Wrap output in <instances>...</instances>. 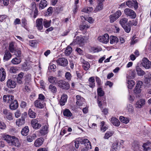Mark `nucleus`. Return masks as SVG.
Returning <instances> with one entry per match:
<instances>
[{"mask_svg":"<svg viewBox=\"0 0 151 151\" xmlns=\"http://www.w3.org/2000/svg\"><path fill=\"white\" fill-rule=\"evenodd\" d=\"M9 145L17 147H19L21 145V143L18 138L14 136H12V139Z\"/></svg>","mask_w":151,"mask_h":151,"instance_id":"4","label":"nucleus"},{"mask_svg":"<svg viewBox=\"0 0 151 151\" xmlns=\"http://www.w3.org/2000/svg\"><path fill=\"white\" fill-rule=\"evenodd\" d=\"M47 5V2L45 0H42L39 4V8L40 9H44L46 7Z\"/></svg>","mask_w":151,"mask_h":151,"instance_id":"22","label":"nucleus"},{"mask_svg":"<svg viewBox=\"0 0 151 151\" xmlns=\"http://www.w3.org/2000/svg\"><path fill=\"white\" fill-rule=\"evenodd\" d=\"M56 62L58 64L62 66H66L68 63L67 60L64 58H59L57 60Z\"/></svg>","mask_w":151,"mask_h":151,"instance_id":"8","label":"nucleus"},{"mask_svg":"<svg viewBox=\"0 0 151 151\" xmlns=\"http://www.w3.org/2000/svg\"><path fill=\"white\" fill-rule=\"evenodd\" d=\"M97 93L98 95L100 96H103L104 95V92L101 88H99L97 89Z\"/></svg>","mask_w":151,"mask_h":151,"instance_id":"50","label":"nucleus"},{"mask_svg":"<svg viewBox=\"0 0 151 151\" xmlns=\"http://www.w3.org/2000/svg\"><path fill=\"white\" fill-rule=\"evenodd\" d=\"M110 43L111 44H115L118 41V39L117 37L114 36H111L110 38Z\"/></svg>","mask_w":151,"mask_h":151,"instance_id":"30","label":"nucleus"},{"mask_svg":"<svg viewBox=\"0 0 151 151\" xmlns=\"http://www.w3.org/2000/svg\"><path fill=\"white\" fill-rule=\"evenodd\" d=\"M124 12L127 17H129L132 19H134L136 17V14L134 11L129 8L125 9Z\"/></svg>","mask_w":151,"mask_h":151,"instance_id":"2","label":"nucleus"},{"mask_svg":"<svg viewBox=\"0 0 151 151\" xmlns=\"http://www.w3.org/2000/svg\"><path fill=\"white\" fill-rule=\"evenodd\" d=\"M29 132V129L27 126H26L23 128L21 131V134L24 136H27Z\"/></svg>","mask_w":151,"mask_h":151,"instance_id":"28","label":"nucleus"},{"mask_svg":"<svg viewBox=\"0 0 151 151\" xmlns=\"http://www.w3.org/2000/svg\"><path fill=\"white\" fill-rule=\"evenodd\" d=\"M45 96L42 94H40L39 95L38 98L37 100H42L45 101Z\"/></svg>","mask_w":151,"mask_h":151,"instance_id":"59","label":"nucleus"},{"mask_svg":"<svg viewBox=\"0 0 151 151\" xmlns=\"http://www.w3.org/2000/svg\"><path fill=\"white\" fill-rule=\"evenodd\" d=\"M114 132H113L108 131L105 134L104 138L105 139H108L112 136Z\"/></svg>","mask_w":151,"mask_h":151,"instance_id":"41","label":"nucleus"},{"mask_svg":"<svg viewBox=\"0 0 151 151\" xmlns=\"http://www.w3.org/2000/svg\"><path fill=\"white\" fill-rule=\"evenodd\" d=\"M22 24L23 26L26 28L27 24V20L25 18H23L22 19Z\"/></svg>","mask_w":151,"mask_h":151,"instance_id":"56","label":"nucleus"},{"mask_svg":"<svg viewBox=\"0 0 151 151\" xmlns=\"http://www.w3.org/2000/svg\"><path fill=\"white\" fill-rule=\"evenodd\" d=\"M2 137L4 140L6 141L9 144L12 139V136H11L9 135L3 134L2 135Z\"/></svg>","mask_w":151,"mask_h":151,"instance_id":"31","label":"nucleus"},{"mask_svg":"<svg viewBox=\"0 0 151 151\" xmlns=\"http://www.w3.org/2000/svg\"><path fill=\"white\" fill-rule=\"evenodd\" d=\"M44 139L42 138L37 139L35 142L34 145L35 147H40L43 144Z\"/></svg>","mask_w":151,"mask_h":151,"instance_id":"20","label":"nucleus"},{"mask_svg":"<svg viewBox=\"0 0 151 151\" xmlns=\"http://www.w3.org/2000/svg\"><path fill=\"white\" fill-rule=\"evenodd\" d=\"M103 4L101 1L98 3V5L97 6L96 8L95 9L94 11L95 12H97L99 11H100L103 9Z\"/></svg>","mask_w":151,"mask_h":151,"instance_id":"34","label":"nucleus"},{"mask_svg":"<svg viewBox=\"0 0 151 151\" xmlns=\"http://www.w3.org/2000/svg\"><path fill=\"white\" fill-rule=\"evenodd\" d=\"M150 143L149 142H147L143 144L142 147H143L144 151H148L150 149Z\"/></svg>","mask_w":151,"mask_h":151,"instance_id":"38","label":"nucleus"},{"mask_svg":"<svg viewBox=\"0 0 151 151\" xmlns=\"http://www.w3.org/2000/svg\"><path fill=\"white\" fill-rule=\"evenodd\" d=\"M108 128L107 125L105 124V122L102 121L101 122V131L103 132H105Z\"/></svg>","mask_w":151,"mask_h":151,"instance_id":"35","label":"nucleus"},{"mask_svg":"<svg viewBox=\"0 0 151 151\" xmlns=\"http://www.w3.org/2000/svg\"><path fill=\"white\" fill-rule=\"evenodd\" d=\"M65 77L68 80H70L71 79V74L69 72H66Z\"/></svg>","mask_w":151,"mask_h":151,"instance_id":"61","label":"nucleus"},{"mask_svg":"<svg viewBox=\"0 0 151 151\" xmlns=\"http://www.w3.org/2000/svg\"><path fill=\"white\" fill-rule=\"evenodd\" d=\"M63 115L67 117H70L72 116V114L70 111L68 109H66L63 111Z\"/></svg>","mask_w":151,"mask_h":151,"instance_id":"39","label":"nucleus"},{"mask_svg":"<svg viewBox=\"0 0 151 151\" xmlns=\"http://www.w3.org/2000/svg\"><path fill=\"white\" fill-rule=\"evenodd\" d=\"M89 87L93 88L95 86V80L93 77H91L90 78L89 80Z\"/></svg>","mask_w":151,"mask_h":151,"instance_id":"32","label":"nucleus"},{"mask_svg":"<svg viewBox=\"0 0 151 151\" xmlns=\"http://www.w3.org/2000/svg\"><path fill=\"white\" fill-rule=\"evenodd\" d=\"M12 55L8 50H6L4 55V60L7 61L10 59L12 57Z\"/></svg>","mask_w":151,"mask_h":151,"instance_id":"27","label":"nucleus"},{"mask_svg":"<svg viewBox=\"0 0 151 151\" xmlns=\"http://www.w3.org/2000/svg\"><path fill=\"white\" fill-rule=\"evenodd\" d=\"M14 24L15 25L21 23V21L19 18H16L14 21Z\"/></svg>","mask_w":151,"mask_h":151,"instance_id":"63","label":"nucleus"},{"mask_svg":"<svg viewBox=\"0 0 151 151\" xmlns=\"http://www.w3.org/2000/svg\"><path fill=\"white\" fill-rule=\"evenodd\" d=\"M127 109L130 113H132L133 112V108L131 104H129L127 105Z\"/></svg>","mask_w":151,"mask_h":151,"instance_id":"51","label":"nucleus"},{"mask_svg":"<svg viewBox=\"0 0 151 151\" xmlns=\"http://www.w3.org/2000/svg\"><path fill=\"white\" fill-rule=\"evenodd\" d=\"M67 96L66 95L63 94L61 97L60 101V104L61 106H63L65 105L67 101Z\"/></svg>","mask_w":151,"mask_h":151,"instance_id":"23","label":"nucleus"},{"mask_svg":"<svg viewBox=\"0 0 151 151\" xmlns=\"http://www.w3.org/2000/svg\"><path fill=\"white\" fill-rule=\"evenodd\" d=\"M35 106L37 108L41 109L43 108L45 105V101L37 100L34 102Z\"/></svg>","mask_w":151,"mask_h":151,"instance_id":"6","label":"nucleus"},{"mask_svg":"<svg viewBox=\"0 0 151 151\" xmlns=\"http://www.w3.org/2000/svg\"><path fill=\"white\" fill-rule=\"evenodd\" d=\"M119 146V143L117 141L114 142L112 145L111 151H118Z\"/></svg>","mask_w":151,"mask_h":151,"instance_id":"24","label":"nucleus"},{"mask_svg":"<svg viewBox=\"0 0 151 151\" xmlns=\"http://www.w3.org/2000/svg\"><path fill=\"white\" fill-rule=\"evenodd\" d=\"M84 102V100L81 101V100H79L76 101V103L77 105L81 106L83 103Z\"/></svg>","mask_w":151,"mask_h":151,"instance_id":"64","label":"nucleus"},{"mask_svg":"<svg viewBox=\"0 0 151 151\" xmlns=\"http://www.w3.org/2000/svg\"><path fill=\"white\" fill-rule=\"evenodd\" d=\"M93 10V8L92 7H86L82 10V12H84L89 13L92 11Z\"/></svg>","mask_w":151,"mask_h":151,"instance_id":"40","label":"nucleus"},{"mask_svg":"<svg viewBox=\"0 0 151 151\" xmlns=\"http://www.w3.org/2000/svg\"><path fill=\"white\" fill-rule=\"evenodd\" d=\"M14 99V96L12 95H4L3 97V100L4 102L10 103Z\"/></svg>","mask_w":151,"mask_h":151,"instance_id":"14","label":"nucleus"},{"mask_svg":"<svg viewBox=\"0 0 151 151\" xmlns=\"http://www.w3.org/2000/svg\"><path fill=\"white\" fill-rule=\"evenodd\" d=\"M21 58L16 57L12 60L11 62L13 64L17 65L21 63Z\"/></svg>","mask_w":151,"mask_h":151,"instance_id":"26","label":"nucleus"},{"mask_svg":"<svg viewBox=\"0 0 151 151\" xmlns=\"http://www.w3.org/2000/svg\"><path fill=\"white\" fill-rule=\"evenodd\" d=\"M84 38L81 36L77 37L74 40L75 43L80 45H81L83 43Z\"/></svg>","mask_w":151,"mask_h":151,"instance_id":"21","label":"nucleus"},{"mask_svg":"<svg viewBox=\"0 0 151 151\" xmlns=\"http://www.w3.org/2000/svg\"><path fill=\"white\" fill-rule=\"evenodd\" d=\"M6 85L8 88H14L15 87L16 83L14 81L11 79H10L7 81Z\"/></svg>","mask_w":151,"mask_h":151,"instance_id":"10","label":"nucleus"},{"mask_svg":"<svg viewBox=\"0 0 151 151\" xmlns=\"http://www.w3.org/2000/svg\"><path fill=\"white\" fill-rule=\"evenodd\" d=\"M119 119L121 122L125 124H127L130 121V119L129 118L122 116H120Z\"/></svg>","mask_w":151,"mask_h":151,"instance_id":"33","label":"nucleus"},{"mask_svg":"<svg viewBox=\"0 0 151 151\" xmlns=\"http://www.w3.org/2000/svg\"><path fill=\"white\" fill-rule=\"evenodd\" d=\"M48 91L53 93H55L56 92L57 89L56 86L53 84H50L48 88Z\"/></svg>","mask_w":151,"mask_h":151,"instance_id":"25","label":"nucleus"},{"mask_svg":"<svg viewBox=\"0 0 151 151\" xmlns=\"http://www.w3.org/2000/svg\"><path fill=\"white\" fill-rule=\"evenodd\" d=\"M56 79V77L52 76L49 77L48 78L49 81L52 84L54 83L57 84V83H55Z\"/></svg>","mask_w":151,"mask_h":151,"instance_id":"44","label":"nucleus"},{"mask_svg":"<svg viewBox=\"0 0 151 151\" xmlns=\"http://www.w3.org/2000/svg\"><path fill=\"white\" fill-rule=\"evenodd\" d=\"M72 51V48L69 46H68L66 48L65 53L67 55H68L71 53Z\"/></svg>","mask_w":151,"mask_h":151,"instance_id":"42","label":"nucleus"},{"mask_svg":"<svg viewBox=\"0 0 151 151\" xmlns=\"http://www.w3.org/2000/svg\"><path fill=\"white\" fill-rule=\"evenodd\" d=\"M145 104V100L144 99H141L137 101L135 104L136 108H140Z\"/></svg>","mask_w":151,"mask_h":151,"instance_id":"17","label":"nucleus"},{"mask_svg":"<svg viewBox=\"0 0 151 151\" xmlns=\"http://www.w3.org/2000/svg\"><path fill=\"white\" fill-rule=\"evenodd\" d=\"M122 27L124 29L125 31L127 33H129L131 31V27L130 26H125Z\"/></svg>","mask_w":151,"mask_h":151,"instance_id":"54","label":"nucleus"},{"mask_svg":"<svg viewBox=\"0 0 151 151\" xmlns=\"http://www.w3.org/2000/svg\"><path fill=\"white\" fill-rule=\"evenodd\" d=\"M113 14L115 16V17L117 19L121 15L122 13L120 11L118 10L115 13Z\"/></svg>","mask_w":151,"mask_h":151,"instance_id":"53","label":"nucleus"},{"mask_svg":"<svg viewBox=\"0 0 151 151\" xmlns=\"http://www.w3.org/2000/svg\"><path fill=\"white\" fill-rule=\"evenodd\" d=\"M53 9L52 7H49L47 9V12L48 14H51L53 12Z\"/></svg>","mask_w":151,"mask_h":151,"instance_id":"62","label":"nucleus"},{"mask_svg":"<svg viewBox=\"0 0 151 151\" xmlns=\"http://www.w3.org/2000/svg\"><path fill=\"white\" fill-rule=\"evenodd\" d=\"M51 20L48 21L46 19H44L43 21V25L46 28H47L50 26Z\"/></svg>","mask_w":151,"mask_h":151,"instance_id":"45","label":"nucleus"},{"mask_svg":"<svg viewBox=\"0 0 151 151\" xmlns=\"http://www.w3.org/2000/svg\"><path fill=\"white\" fill-rule=\"evenodd\" d=\"M128 19L126 18H123L120 19L119 23L122 27L125 26V24L127 22Z\"/></svg>","mask_w":151,"mask_h":151,"instance_id":"37","label":"nucleus"},{"mask_svg":"<svg viewBox=\"0 0 151 151\" xmlns=\"http://www.w3.org/2000/svg\"><path fill=\"white\" fill-rule=\"evenodd\" d=\"M98 40L100 42L104 43H107L109 41V35L107 34H105L103 36L99 37Z\"/></svg>","mask_w":151,"mask_h":151,"instance_id":"7","label":"nucleus"},{"mask_svg":"<svg viewBox=\"0 0 151 151\" xmlns=\"http://www.w3.org/2000/svg\"><path fill=\"white\" fill-rule=\"evenodd\" d=\"M38 122V120L37 119H34L31 120V124L32 126H34Z\"/></svg>","mask_w":151,"mask_h":151,"instance_id":"57","label":"nucleus"},{"mask_svg":"<svg viewBox=\"0 0 151 151\" xmlns=\"http://www.w3.org/2000/svg\"><path fill=\"white\" fill-rule=\"evenodd\" d=\"M90 65L88 63L86 62L83 63V67L84 69L86 70H88L90 68Z\"/></svg>","mask_w":151,"mask_h":151,"instance_id":"47","label":"nucleus"},{"mask_svg":"<svg viewBox=\"0 0 151 151\" xmlns=\"http://www.w3.org/2000/svg\"><path fill=\"white\" fill-rule=\"evenodd\" d=\"M41 125L38 122L36 124H35L32 127L34 129H38L41 127Z\"/></svg>","mask_w":151,"mask_h":151,"instance_id":"58","label":"nucleus"},{"mask_svg":"<svg viewBox=\"0 0 151 151\" xmlns=\"http://www.w3.org/2000/svg\"><path fill=\"white\" fill-rule=\"evenodd\" d=\"M9 104H10L9 107L12 110H15L18 107V104L17 101L14 99Z\"/></svg>","mask_w":151,"mask_h":151,"instance_id":"15","label":"nucleus"},{"mask_svg":"<svg viewBox=\"0 0 151 151\" xmlns=\"http://www.w3.org/2000/svg\"><path fill=\"white\" fill-rule=\"evenodd\" d=\"M18 70L17 68L16 67H11L9 69V71L11 73H15Z\"/></svg>","mask_w":151,"mask_h":151,"instance_id":"48","label":"nucleus"},{"mask_svg":"<svg viewBox=\"0 0 151 151\" xmlns=\"http://www.w3.org/2000/svg\"><path fill=\"white\" fill-rule=\"evenodd\" d=\"M109 19L110 22L112 23L116 20L117 18L115 17V16L114 15L112 14L110 15L109 17Z\"/></svg>","mask_w":151,"mask_h":151,"instance_id":"52","label":"nucleus"},{"mask_svg":"<svg viewBox=\"0 0 151 151\" xmlns=\"http://www.w3.org/2000/svg\"><path fill=\"white\" fill-rule=\"evenodd\" d=\"M81 143L85 145V147L83 148L81 151H88L89 149L91 147V143L87 139H82L80 140Z\"/></svg>","mask_w":151,"mask_h":151,"instance_id":"1","label":"nucleus"},{"mask_svg":"<svg viewBox=\"0 0 151 151\" xmlns=\"http://www.w3.org/2000/svg\"><path fill=\"white\" fill-rule=\"evenodd\" d=\"M142 66L146 69H149L151 67V62L146 58H144L142 60Z\"/></svg>","mask_w":151,"mask_h":151,"instance_id":"9","label":"nucleus"},{"mask_svg":"<svg viewBox=\"0 0 151 151\" xmlns=\"http://www.w3.org/2000/svg\"><path fill=\"white\" fill-rule=\"evenodd\" d=\"M43 19H37L36 21V27L38 30H41L43 28Z\"/></svg>","mask_w":151,"mask_h":151,"instance_id":"12","label":"nucleus"},{"mask_svg":"<svg viewBox=\"0 0 151 151\" xmlns=\"http://www.w3.org/2000/svg\"><path fill=\"white\" fill-rule=\"evenodd\" d=\"M6 73L5 69L2 68L0 69V81H4L5 79Z\"/></svg>","mask_w":151,"mask_h":151,"instance_id":"16","label":"nucleus"},{"mask_svg":"<svg viewBox=\"0 0 151 151\" xmlns=\"http://www.w3.org/2000/svg\"><path fill=\"white\" fill-rule=\"evenodd\" d=\"M109 120L110 122L114 126L116 127H118L120 125V122L115 117H112Z\"/></svg>","mask_w":151,"mask_h":151,"instance_id":"11","label":"nucleus"},{"mask_svg":"<svg viewBox=\"0 0 151 151\" xmlns=\"http://www.w3.org/2000/svg\"><path fill=\"white\" fill-rule=\"evenodd\" d=\"M29 116L32 118H34L35 117V113L32 111L31 109H30L29 110Z\"/></svg>","mask_w":151,"mask_h":151,"instance_id":"46","label":"nucleus"},{"mask_svg":"<svg viewBox=\"0 0 151 151\" xmlns=\"http://www.w3.org/2000/svg\"><path fill=\"white\" fill-rule=\"evenodd\" d=\"M57 84L59 87L63 89L68 90L70 87L69 83L63 80H59L57 82Z\"/></svg>","mask_w":151,"mask_h":151,"instance_id":"3","label":"nucleus"},{"mask_svg":"<svg viewBox=\"0 0 151 151\" xmlns=\"http://www.w3.org/2000/svg\"><path fill=\"white\" fill-rule=\"evenodd\" d=\"M140 88H141L137 87L136 86L134 90V93L136 94L139 93L141 91V89H140Z\"/></svg>","mask_w":151,"mask_h":151,"instance_id":"55","label":"nucleus"},{"mask_svg":"<svg viewBox=\"0 0 151 151\" xmlns=\"http://www.w3.org/2000/svg\"><path fill=\"white\" fill-rule=\"evenodd\" d=\"M14 43L13 42H11L9 45V50L12 53H13L15 50V47H14Z\"/></svg>","mask_w":151,"mask_h":151,"instance_id":"36","label":"nucleus"},{"mask_svg":"<svg viewBox=\"0 0 151 151\" xmlns=\"http://www.w3.org/2000/svg\"><path fill=\"white\" fill-rule=\"evenodd\" d=\"M25 118L24 117H21V118L16 120V124L19 127H21L25 123Z\"/></svg>","mask_w":151,"mask_h":151,"instance_id":"18","label":"nucleus"},{"mask_svg":"<svg viewBox=\"0 0 151 151\" xmlns=\"http://www.w3.org/2000/svg\"><path fill=\"white\" fill-rule=\"evenodd\" d=\"M126 4L129 8L134 7L135 9L138 7V3L136 0H129L126 2Z\"/></svg>","mask_w":151,"mask_h":151,"instance_id":"5","label":"nucleus"},{"mask_svg":"<svg viewBox=\"0 0 151 151\" xmlns=\"http://www.w3.org/2000/svg\"><path fill=\"white\" fill-rule=\"evenodd\" d=\"M129 24L131 25L136 26L137 24V22L136 20H132V21H129Z\"/></svg>","mask_w":151,"mask_h":151,"instance_id":"60","label":"nucleus"},{"mask_svg":"<svg viewBox=\"0 0 151 151\" xmlns=\"http://www.w3.org/2000/svg\"><path fill=\"white\" fill-rule=\"evenodd\" d=\"M4 116L8 119L10 120L13 119L12 114L9 111L5 109L3 111Z\"/></svg>","mask_w":151,"mask_h":151,"instance_id":"13","label":"nucleus"},{"mask_svg":"<svg viewBox=\"0 0 151 151\" xmlns=\"http://www.w3.org/2000/svg\"><path fill=\"white\" fill-rule=\"evenodd\" d=\"M136 70L139 76H142L145 74V72L139 66L136 67Z\"/></svg>","mask_w":151,"mask_h":151,"instance_id":"29","label":"nucleus"},{"mask_svg":"<svg viewBox=\"0 0 151 151\" xmlns=\"http://www.w3.org/2000/svg\"><path fill=\"white\" fill-rule=\"evenodd\" d=\"M48 126L46 125L41 128L40 131V132L41 135H45L48 133Z\"/></svg>","mask_w":151,"mask_h":151,"instance_id":"19","label":"nucleus"},{"mask_svg":"<svg viewBox=\"0 0 151 151\" xmlns=\"http://www.w3.org/2000/svg\"><path fill=\"white\" fill-rule=\"evenodd\" d=\"M128 88L132 89L135 84L134 81L133 80L129 81L128 82Z\"/></svg>","mask_w":151,"mask_h":151,"instance_id":"43","label":"nucleus"},{"mask_svg":"<svg viewBox=\"0 0 151 151\" xmlns=\"http://www.w3.org/2000/svg\"><path fill=\"white\" fill-rule=\"evenodd\" d=\"M14 54L16 57L21 58V52L20 50H17L14 51Z\"/></svg>","mask_w":151,"mask_h":151,"instance_id":"49","label":"nucleus"}]
</instances>
